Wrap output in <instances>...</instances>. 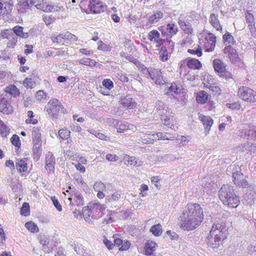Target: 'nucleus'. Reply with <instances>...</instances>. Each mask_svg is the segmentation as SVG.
<instances>
[{
    "mask_svg": "<svg viewBox=\"0 0 256 256\" xmlns=\"http://www.w3.org/2000/svg\"><path fill=\"white\" fill-rule=\"evenodd\" d=\"M180 227L192 230L199 226L204 219L203 210L198 204H188L180 216Z\"/></svg>",
    "mask_w": 256,
    "mask_h": 256,
    "instance_id": "obj_1",
    "label": "nucleus"
},
{
    "mask_svg": "<svg viewBox=\"0 0 256 256\" xmlns=\"http://www.w3.org/2000/svg\"><path fill=\"white\" fill-rule=\"evenodd\" d=\"M219 198L223 204L230 207L236 208L240 203L238 196L234 194L233 187L224 184L219 190Z\"/></svg>",
    "mask_w": 256,
    "mask_h": 256,
    "instance_id": "obj_2",
    "label": "nucleus"
},
{
    "mask_svg": "<svg viewBox=\"0 0 256 256\" xmlns=\"http://www.w3.org/2000/svg\"><path fill=\"white\" fill-rule=\"evenodd\" d=\"M48 116L57 118L60 112L64 113L65 109L61 102L56 98L51 99L45 107Z\"/></svg>",
    "mask_w": 256,
    "mask_h": 256,
    "instance_id": "obj_3",
    "label": "nucleus"
},
{
    "mask_svg": "<svg viewBox=\"0 0 256 256\" xmlns=\"http://www.w3.org/2000/svg\"><path fill=\"white\" fill-rule=\"evenodd\" d=\"M154 111L156 114L161 116V120L164 121V125L169 126L170 125L169 112L166 104L161 100H158L156 102Z\"/></svg>",
    "mask_w": 256,
    "mask_h": 256,
    "instance_id": "obj_4",
    "label": "nucleus"
},
{
    "mask_svg": "<svg viewBox=\"0 0 256 256\" xmlns=\"http://www.w3.org/2000/svg\"><path fill=\"white\" fill-rule=\"evenodd\" d=\"M238 96L244 101L256 102V92L247 86L240 87L238 92Z\"/></svg>",
    "mask_w": 256,
    "mask_h": 256,
    "instance_id": "obj_5",
    "label": "nucleus"
},
{
    "mask_svg": "<svg viewBox=\"0 0 256 256\" xmlns=\"http://www.w3.org/2000/svg\"><path fill=\"white\" fill-rule=\"evenodd\" d=\"M143 71L144 74L146 76H148L156 84L160 85L164 83L160 70L154 68H145Z\"/></svg>",
    "mask_w": 256,
    "mask_h": 256,
    "instance_id": "obj_6",
    "label": "nucleus"
},
{
    "mask_svg": "<svg viewBox=\"0 0 256 256\" xmlns=\"http://www.w3.org/2000/svg\"><path fill=\"white\" fill-rule=\"evenodd\" d=\"M223 51L225 54L228 55V58L232 64L238 66H242V64L235 48L230 45H228L224 48Z\"/></svg>",
    "mask_w": 256,
    "mask_h": 256,
    "instance_id": "obj_7",
    "label": "nucleus"
},
{
    "mask_svg": "<svg viewBox=\"0 0 256 256\" xmlns=\"http://www.w3.org/2000/svg\"><path fill=\"white\" fill-rule=\"evenodd\" d=\"M210 235L216 237H220L222 240L226 238V230L224 225L220 223H214L213 224Z\"/></svg>",
    "mask_w": 256,
    "mask_h": 256,
    "instance_id": "obj_8",
    "label": "nucleus"
},
{
    "mask_svg": "<svg viewBox=\"0 0 256 256\" xmlns=\"http://www.w3.org/2000/svg\"><path fill=\"white\" fill-rule=\"evenodd\" d=\"M232 178L234 184L238 186L246 188L248 185L244 174L240 172V168L239 167L232 170Z\"/></svg>",
    "mask_w": 256,
    "mask_h": 256,
    "instance_id": "obj_9",
    "label": "nucleus"
},
{
    "mask_svg": "<svg viewBox=\"0 0 256 256\" xmlns=\"http://www.w3.org/2000/svg\"><path fill=\"white\" fill-rule=\"evenodd\" d=\"M4 94L0 95V112L4 114H8L12 111L8 98L5 97Z\"/></svg>",
    "mask_w": 256,
    "mask_h": 256,
    "instance_id": "obj_10",
    "label": "nucleus"
},
{
    "mask_svg": "<svg viewBox=\"0 0 256 256\" xmlns=\"http://www.w3.org/2000/svg\"><path fill=\"white\" fill-rule=\"evenodd\" d=\"M88 9L93 14H98L104 12V6L99 0H90Z\"/></svg>",
    "mask_w": 256,
    "mask_h": 256,
    "instance_id": "obj_11",
    "label": "nucleus"
},
{
    "mask_svg": "<svg viewBox=\"0 0 256 256\" xmlns=\"http://www.w3.org/2000/svg\"><path fill=\"white\" fill-rule=\"evenodd\" d=\"M13 5V2L11 0H1L0 1V16L10 14L12 10Z\"/></svg>",
    "mask_w": 256,
    "mask_h": 256,
    "instance_id": "obj_12",
    "label": "nucleus"
},
{
    "mask_svg": "<svg viewBox=\"0 0 256 256\" xmlns=\"http://www.w3.org/2000/svg\"><path fill=\"white\" fill-rule=\"evenodd\" d=\"M55 164V158L52 152H48L46 154L45 166V168L48 172H54Z\"/></svg>",
    "mask_w": 256,
    "mask_h": 256,
    "instance_id": "obj_13",
    "label": "nucleus"
},
{
    "mask_svg": "<svg viewBox=\"0 0 256 256\" xmlns=\"http://www.w3.org/2000/svg\"><path fill=\"white\" fill-rule=\"evenodd\" d=\"M222 242L223 240H221L220 237L218 238V237L213 236H212L210 234L207 236L206 240L208 246L212 248H218L222 244Z\"/></svg>",
    "mask_w": 256,
    "mask_h": 256,
    "instance_id": "obj_14",
    "label": "nucleus"
},
{
    "mask_svg": "<svg viewBox=\"0 0 256 256\" xmlns=\"http://www.w3.org/2000/svg\"><path fill=\"white\" fill-rule=\"evenodd\" d=\"M199 118L202 121L205 129V135L207 136L210 132V128L213 124V120L209 116H202Z\"/></svg>",
    "mask_w": 256,
    "mask_h": 256,
    "instance_id": "obj_15",
    "label": "nucleus"
},
{
    "mask_svg": "<svg viewBox=\"0 0 256 256\" xmlns=\"http://www.w3.org/2000/svg\"><path fill=\"white\" fill-rule=\"evenodd\" d=\"M206 39L207 40V42L206 43V50L208 52H212L215 48L216 37L210 33Z\"/></svg>",
    "mask_w": 256,
    "mask_h": 256,
    "instance_id": "obj_16",
    "label": "nucleus"
},
{
    "mask_svg": "<svg viewBox=\"0 0 256 256\" xmlns=\"http://www.w3.org/2000/svg\"><path fill=\"white\" fill-rule=\"evenodd\" d=\"M123 160L125 164H130L136 167L140 166L143 165V162L138 160L134 156H131L128 155H126L124 156Z\"/></svg>",
    "mask_w": 256,
    "mask_h": 256,
    "instance_id": "obj_17",
    "label": "nucleus"
},
{
    "mask_svg": "<svg viewBox=\"0 0 256 256\" xmlns=\"http://www.w3.org/2000/svg\"><path fill=\"white\" fill-rule=\"evenodd\" d=\"M36 2L34 4L35 6L39 10L44 12H52L54 9V6L48 4L47 2L44 0H36Z\"/></svg>",
    "mask_w": 256,
    "mask_h": 256,
    "instance_id": "obj_18",
    "label": "nucleus"
},
{
    "mask_svg": "<svg viewBox=\"0 0 256 256\" xmlns=\"http://www.w3.org/2000/svg\"><path fill=\"white\" fill-rule=\"evenodd\" d=\"M166 30L167 32L162 31V34L170 38L175 35L178 32V26L176 24L173 23H170L166 25Z\"/></svg>",
    "mask_w": 256,
    "mask_h": 256,
    "instance_id": "obj_19",
    "label": "nucleus"
},
{
    "mask_svg": "<svg viewBox=\"0 0 256 256\" xmlns=\"http://www.w3.org/2000/svg\"><path fill=\"white\" fill-rule=\"evenodd\" d=\"M120 104L123 107L126 109H133L136 106V102L131 98L126 96L122 99Z\"/></svg>",
    "mask_w": 256,
    "mask_h": 256,
    "instance_id": "obj_20",
    "label": "nucleus"
},
{
    "mask_svg": "<svg viewBox=\"0 0 256 256\" xmlns=\"http://www.w3.org/2000/svg\"><path fill=\"white\" fill-rule=\"evenodd\" d=\"M188 68L194 70H199L202 66V64L196 58H186L184 60Z\"/></svg>",
    "mask_w": 256,
    "mask_h": 256,
    "instance_id": "obj_21",
    "label": "nucleus"
},
{
    "mask_svg": "<svg viewBox=\"0 0 256 256\" xmlns=\"http://www.w3.org/2000/svg\"><path fill=\"white\" fill-rule=\"evenodd\" d=\"M148 39L151 42H154L158 44H162V40L160 38V34L156 30H152L148 34Z\"/></svg>",
    "mask_w": 256,
    "mask_h": 256,
    "instance_id": "obj_22",
    "label": "nucleus"
},
{
    "mask_svg": "<svg viewBox=\"0 0 256 256\" xmlns=\"http://www.w3.org/2000/svg\"><path fill=\"white\" fill-rule=\"evenodd\" d=\"M214 70L218 73L222 72L226 70V64L220 59H214L212 62Z\"/></svg>",
    "mask_w": 256,
    "mask_h": 256,
    "instance_id": "obj_23",
    "label": "nucleus"
},
{
    "mask_svg": "<svg viewBox=\"0 0 256 256\" xmlns=\"http://www.w3.org/2000/svg\"><path fill=\"white\" fill-rule=\"evenodd\" d=\"M210 22L212 26L216 28L217 30H222V28L220 24L218 18V15H216L214 14H211L210 16Z\"/></svg>",
    "mask_w": 256,
    "mask_h": 256,
    "instance_id": "obj_24",
    "label": "nucleus"
},
{
    "mask_svg": "<svg viewBox=\"0 0 256 256\" xmlns=\"http://www.w3.org/2000/svg\"><path fill=\"white\" fill-rule=\"evenodd\" d=\"M156 244L152 241H148L144 246L146 255H151L156 250Z\"/></svg>",
    "mask_w": 256,
    "mask_h": 256,
    "instance_id": "obj_25",
    "label": "nucleus"
},
{
    "mask_svg": "<svg viewBox=\"0 0 256 256\" xmlns=\"http://www.w3.org/2000/svg\"><path fill=\"white\" fill-rule=\"evenodd\" d=\"M178 24L182 30L186 34H192V28L189 22L186 20H179Z\"/></svg>",
    "mask_w": 256,
    "mask_h": 256,
    "instance_id": "obj_26",
    "label": "nucleus"
},
{
    "mask_svg": "<svg viewBox=\"0 0 256 256\" xmlns=\"http://www.w3.org/2000/svg\"><path fill=\"white\" fill-rule=\"evenodd\" d=\"M32 152L34 158L38 160H39L42 152V142L33 143Z\"/></svg>",
    "mask_w": 256,
    "mask_h": 256,
    "instance_id": "obj_27",
    "label": "nucleus"
},
{
    "mask_svg": "<svg viewBox=\"0 0 256 256\" xmlns=\"http://www.w3.org/2000/svg\"><path fill=\"white\" fill-rule=\"evenodd\" d=\"M88 206L92 212H94L96 214V213L98 212V210L102 212L105 208L99 202L96 201L90 202Z\"/></svg>",
    "mask_w": 256,
    "mask_h": 256,
    "instance_id": "obj_28",
    "label": "nucleus"
},
{
    "mask_svg": "<svg viewBox=\"0 0 256 256\" xmlns=\"http://www.w3.org/2000/svg\"><path fill=\"white\" fill-rule=\"evenodd\" d=\"M26 159H17L16 162V168L20 172H26L28 169Z\"/></svg>",
    "mask_w": 256,
    "mask_h": 256,
    "instance_id": "obj_29",
    "label": "nucleus"
},
{
    "mask_svg": "<svg viewBox=\"0 0 256 256\" xmlns=\"http://www.w3.org/2000/svg\"><path fill=\"white\" fill-rule=\"evenodd\" d=\"M19 94V90L16 86H7L6 88L4 96H6L5 97L8 98V96L7 94H8L9 95H11L14 97H16V96L18 95Z\"/></svg>",
    "mask_w": 256,
    "mask_h": 256,
    "instance_id": "obj_30",
    "label": "nucleus"
},
{
    "mask_svg": "<svg viewBox=\"0 0 256 256\" xmlns=\"http://www.w3.org/2000/svg\"><path fill=\"white\" fill-rule=\"evenodd\" d=\"M114 127L118 132L123 133L130 128V124L126 122L118 120V124Z\"/></svg>",
    "mask_w": 256,
    "mask_h": 256,
    "instance_id": "obj_31",
    "label": "nucleus"
},
{
    "mask_svg": "<svg viewBox=\"0 0 256 256\" xmlns=\"http://www.w3.org/2000/svg\"><path fill=\"white\" fill-rule=\"evenodd\" d=\"M164 16L162 12L157 11L154 14H152L148 18V23L154 24L160 20Z\"/></svg>",
    "mask_w": 256,
    "mask_h": 256,
    "instance_id": "obj_32",
    "label": "nucleus"
},
{
    "mask_svg": "<svg viewBox=\"0 0 256 256\" xmlns=\"http://www.w3.org/2000/svg\"><path fill=\"white\" fill-rule=\"evenodd\" d=\"M224 44L226 45H234L236 44V41L233 36L228 32H226L222 36Z\"/></svg>",
    "mask_w": 256,
    "mask_h": 256,
    "instance_id": "obj_33",
    "label": "nucleus"
},
{
    "mask_svg": "<svg viewBox=\"0 0 256 256\" xmlns=\"http://www.w3.org/2000/svg\"><path fill=\"white\" fill-rule=\"evenodd\" d=\"M246 21L248 24V26L252 32L256 31V28L254 26V16L252 14L248 13L246 15Z\"/></svg>",
    "mask_w": 256,
    "mask_h": 256,
    "instance_id": "obj_34",
    "label": "nucleus"
},
{
    "mask_svg": "<svg viewBox=\"0 0 256 256\" xmlns=\"http://www.w3.org/2000/svg\"><path fill=\"white\" fill-rule=\"evenodd\" d=\"M32 132L33 143L42 142V136L40 130L37 128H34Z\"/></svg>",
    "mask_w": 256,
    "mask_h": 256,
    "instance_id": "obj_35",
    "label": "nucleus"
},
{
    "mask_svg": "<svg viewBox=\"0 0 256 256\" xmlns=\"http://www.w3.org/2000/svg\"><path fill=\"white\" fill-rule=\"evenodd\" d=\"M208 94L204 91H200L198 93L196 100L198 103L204 104L208 100Z\"/></svg>",
    "mask_w": 256,
    "mask_h": 256,
    "instance_id": "obj_36",
    "label": "nucleus"
},
{
    "mask_svg": "<svg viewBox=\"0 0 256 256\" xmlns=\"http://www.w3.org/2000/svg\"><path fill=\"white\" fill-rule=\"evenodd\" d=\"M8 42L6 44V48H14L18 42V38L17 36L14 34L12 36L9 37L8 39Z\"/></svg>",
    "mask_w": 256,
    "mask_h": 256,
    "instance_id": "obj_37",
    "label": "nucleus"
},
{
    "mask_svg": "<svg viewBox=\"0 0 256 256\" xmlns=\"http://www.w3.org/2000/svg\"><path fill=\"white\" fill-rule=\"evenodd\" d=\"M152 232L155 236H159L162 233V226L160 224H157L152 226L150 229Z\"/></svg>",
    "mask_w": 256,
    "mask_h": 256,
    "instance_id": "obj_38",
    "label": "nucleus"
},
{
    "mask_svg": "<svg viewBox=\"0 0 256 256\" xmlns=\"http://www.w3.org/2000/svg\"><path fill=\"white\" fill-rule=\"evenodd\" d=\"M74 196L75 202L78 206H82L84 204V197L79 192H74Z\"/></svg>",
    "mask_w": 256,
    "mask_h": 256,
    "instance_id": "obj_39",
    "label": "nucleus"
},
{
    "mask_svg": "<svg viewBox=\"0 0 256 256\" xmlns=\"http://www.w3.org/2000/svg\"><path fill=\"white\" fill-rule=\"evenodd\" d=\"M25 226L28 230L32 232H37L39 230L37 225L32 222H27Z\"/></svg>",
    "mask_w": 256,
    "mask_h": 256,
    "instance_id": "obj_40",
    "label": "nucleus"
},
{
    "mask_svg": "<svg viewBox=\"0 0 256 256\" xmlns=\"http://www.w3.org/2000/svg\"><path fill=\"white\" fill-rule=\"evenodd\" d=\"M156 139L163 140H174V137L170 136V134L167 132H157L156 133Z\"/></svg>",
    "mask_w": 256,
    "mask_h": 256,
    "instance_id": "obj_41",
    "label": "nucleus"
},
{
    "mask_svg": "<svg viewBox=\"0 0 256 256\" xmlns=\"http://www.w3.org/2000/svg\"><path fill=\"white\" fill-rule=\"evenodd\" d=\"M83 216H88V215H90L92 218L96 219L99 216H98L96 214H94V212H92L90 210V209L87 207H84L83 208L82 212Z\"/></svg>",
    "mask_w": 256,
    "mask_h": 256,
    "instance_id": "obj_42",
    "label": "nucleus"
},
{
    "mask_svg": "<svg viewBox=\"0 0 256 256\" xmlns=\"http://www.w3.org/2000/svg\"><path fill=\"white\" fill-rule=\"evenodd\" d=\"M182 88L178 86V84L174 83L168 88V90L170 92H173L174 94H178L182 92Z\"/></svg>",
    "mask_w": 256,
    "mask_h": 256,
    "instance_id": "obj_43",
    "label": "nucleus"
},
{
    "mask_svg": "<svg viewBox=\"0 0 256 256\" xmlns=\"http://www.w3.org/2000/svg\"><path fill=\"white\" fill-rule=\"evenodd\" d=\"M10 129L6 124H4L0 128V134L2 136L3 138H6L10 134Z\"/></svg>",
    "mask_w": 256,
    "mask_h": 256,
    "instance_id": "obj_44",
    "label": "nucleus"
},
{
    "mask_svg": "<svg viewBox=\"0 0 256 256\" xmlns=\"http://www.w3.org/2000/svg\"><path fill=\"white\" fill-rule=\"evenodd\" d=\"M58 136L62 140L68 139L70 136V132L66 130H60L58 131Z\"/></svg>",
    "mask_w": 256,
    "mask_h": 256,
    "instance_id": "obj_45",
    "label": "nucleus"
},
{
    "mask_svg": "<svg viewBox=\"0 0 256 256\" xmlns=\"http://www.w3.org/2000/svg\"><path fill=\"white\" fill-rule=\"evenodd\" d=\"M14 32H12V29H6L2 31L0 33V36L3 38L8 39L9 37L11 36L14 34Z\"/></svg>",
    "mask_w": 256,
    "mask_h": 256,
    "instance_id": "obj_46",
    "label": "nucleus"
},
{
    "mask_svg": "<svg viewBox=\"0 0 256 256\" xmlns=\"http://www.w3.org/2000/svg\"><path fill=\"white\" fill-rule=\"evenodd\" d=\"M11 142L13 145H14L15 146L20 148V140L19 136L14 134L11 139H10Z\"/></svg>",
    "mask_w": 256,
    "mask_h": 256,
    "instance_id": "obj_47",
    "label": "nucleus"
},
{
    "mask_svg": "<svg viewBox=\"0 0 256 256\" xmlns=\"http://www.w3.org/2000/svg\"><path fill=\"white\" fill-rule=\"evenodd\" d=\"M36 98L40 102H44L46 100V94L43 90H40L36 92Z\"/></svg>",
    "mask_w": 256,
    "mask_h": 256,
    "instance_id": "obj_48",
    "label": "nucleus"
},
{
    "mask_svg": "<svg viewBox=\"0 0 256 256\" xmlns=\"http://www.w3.org/2000/svg\"><path fill=\"white\" fill-rule=\"evenodd\" d=\"M30 206L27 202H24L21 208V214L26 216L29 214Z\"/></svg>",
    "mask_w": 256,
    "mask_h": 256,
    "instance_id": "obj_49",
    "label": "nucleus"
},
{
    "mask_svg": "<svg viewBox=\"0 0 256 256\" xmlns=\"http://www.w3.org/2000/svg\"><path fill=\"white\" fill-rule=\"evenodd\" d=\"M88 132L100 139L103 140H106V136L98 130L92 129L89 130Z\"/></svg>",
    "mask_w": 256,
    "mask_h": 256,
    "instance_id": "obj_50",
    "label": "nucleus"
},
{
    "mask_svg": "<svg viewBox=\"0 0 256 256\" xmlns=\"http://www.w3.org/2000/svg\"><path fill=\"white\" fill-rule=\"evenodd\" d=\"M30 4L28 1L25 0H21L18 3V8L20 10L22 9H28Z\"/></svg>",
    "mask_w": 256,
    "mask_h": 256,
    "instance_id": "obj_51",
    "label": "nucleus"
},
{
    "mask_svg": "<svg viewBox=\"0 0 256 256\" xmlns=\"http://www.w3.org/2000/svg\"><path fill=\"white\" fill-rule=\"evenodd\" d=\"M106 158L108 162H116L118 160L119 158L115 154H108L106 156Z\"/></svg>",
    "mask_w": 256,
    "mask_h": 256,
    "instance_id": "obj_52",
    "label": "nucleus"
},
{
    "mask_svg": "<svg viewBox=\"0 0 256 256\" xmlns=\"http://www.w3.org/2000/svg\"><path fill=\"white\" fill-rule=\"evenodd\" d=\"M113 222L112 214L110 212H108L106 216L104 218L102 223L103 224H108Z\"/></svg>",
    "mask_w": 256,
    "mask_h": 256,
    "instance_id": "obj_53",
    "label": "nucleus"
},
{
    "mask_svg": "<svg viewBox=\"0 0 256 256\" xmlns=\"http://www.w3.org/2000/svg\"><path fill=\"white\" fill-rule=\"evenodd\" d=\"M147 142L148 144H152L154 140H156V133H149L145 134Z\"/></svg>",
    "mask_w": 256,
    "mask_h": 256,
    "instance_id": "obj_54",
    "label": "nucleus"
},
{
    "mask_svg": "<svg viewBox=\"0 0 256 256\" xmlns=\"http://www.w3.org/2000/svg\"><path fill=\"white\" fill-rule=\"evenodd\" d=\"M93 187L96 191L104 190L105 188L104 184L101 182H98L94 183Z\"/></svg>",
    "mask_w": 256,
    "mask_h": 256,
    "instance_id": "obj_55",
    "label": "nucleus"
},
{
    "mask_svg": "<svg viewBox=\"0 0 256 256\" xmlns=\"http://www.w3.org/2000/svg\"><path fill=\"white\" fill-rule=\"evenodd\" d=\"M188 52L191 54H196L198 56H200L202 54V49L199 46H198L196 50L188 49Z\"/></svg>",
    "mask_w": 256,
    "mask_h": 256,
    "instance_id": "obj_56",
    "label": "nucleus"
},
{
    "mask_svg": "<svg viewBox=\"0 0 256 256\" xmlns=\"http://www.w3.org/2000/svg\"><path fill=\"white\" fill-rule=\"evenodd\" d=\"M42 19L47 26L54 23L55 21V18L50 16H45Z\"/></svg>",
    "mask_w": 256,
    "mask_h": 256,
    "instance_id": "obj_57",
    "label": "nucleus"
},
{
    "mask_svg": "<svg viewBox=\"0 0 256 256\" xmlns=\"http://www.w3.org/2000/svg\"><path fill=\"white\" fill-rule=\"evenodd\" d=\"M51 39L54 42L60 43L62 42L64 37L62 36V34H59L57 36L53 35L51 37Z\"/></svg>",
    "mask_w": 256,
    "mask_h": 256,
    "instance_id": "obj_58",
    "label": "nucleus"
},
{
    "mask_svg": "<svg viewBox=\"0 0 256 256\" xmlns=\"http://www.w3.org/2000/svg\"><path fill=\"white\" fill-rule=\"evenodd\" d=\"M102 85L108 90H110L114 87L113 82L110 79L104 80L102 82Z\"/></svg>",
    "mask_w": 256,
    "mask_h": 256,
    "instance_id": "obj_59",
    "label": "nucleus"
},
{
    "mask_svg": "<svg viewBox=\"0 0 256 256\" xmlns=\"http://www.w3.org/2000/svg\"><path fill=\"white\" fill-rule=\"evenodd\" d=\"M12 30L14 34L18 38V36L20 37V35L22 34L23 28L20 26H16Z\"/></svg>",
    "mask_w": 256,
    "mask_h": 256,
    "instance_id": "obj_60",
    "label": "nucleus"
},
{
    "mask_svg": "<svg viewBox=\"0 0 256 256\" xmlns=\"http://www.w3.org/2000/svg\"><path fill=\"white\" fill-rule=\"evenodd\" d=\"M122 56L124 57L126 60H128L130 62H132L134 64H136L138 62L137 60L134 58L133 56L125 52H123L122 54Z\"/></svg>",
    "mask_w": 256,
    "mask_h": 256,
    "instance_id": "obj_61",
    "label": "nucleus"
},
{
    "mask_svg": "<svg viewBox=\"0 0 256 256\" xmlns=\"http://www.w3.org/2000/svg\"><path fill=\"white\" fill-rule=\"evenodd\" d=\"M108 200L110 202H114L118 200L120 197V194L118 192H116L112 194L111 196H108Z\"/></svg>",
    "mask_w": 256,
    "mask_h": 256,
    "instance_id": "obj_62",
    "label": "nucleus"
},
{
    "mask_svg": "<svg viewBox=\"0 0 256 256\" xmlns=\"http://www.w3.org/2000/svg\"><path fill=\"white\" fill-rule=\"evenodd\" d=\"M219 75L220 77L224 78L228 80L230 78H232V74L228 71H226V70L224 72H220Z\"/></svg>",
    "mask_w": 256,
    "mask_h": 256,
    "instance_id": "obj_63",
    "label": "nucleus"
},
{
    "mask_svg": "<svg viewBox=\"0 0 256 256\" xmlns=\"http://www.w3.org/2000/svg\"><path fill=\"white\" fill-rule=\"evenodd\" d=\"M248 138L250 139L256 138V129L252 128L248 131Z\"/></svg>",
    "mask_w": 256,
    "mask_h": 256,
    "instance_id": "obj_64",
    "label": "nucleus"
}]
</instances>
